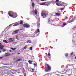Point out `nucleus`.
I'll return each mask as SVG.
<instances>
[{
    "instance_id": "obj_1",
    "label": "nucleus",
    "mask_w": 76,
    "mask_h": 76,
    "mask_svg": "<svg viewBox=\"0 0 76 76\" xmlns=\"http://www.w3.org/2000/svg\"><path fill=\"white\" fill-rule=\"evenodd\" d=\"M45 70L46 72H49L50 70H51V67L49 65L47 64V68L45 67Z\"/></svg>"
},
{
    "instance_id": "obj_2",
    "label": "nucleus",
    "mask_w": 76,
    "mask_h": 76,
    "mask_svg": "<svg viewBox=\"0 0 76 76\" xmlns=\"http://www.w3.org/2000/svg\"><path fill=\"white\" fill-rule=\"evenodd\" d=\"M66 4H65V3H61V6H64V8H62L60 10H63L64 8H65V7L66 6Z\"/></svg>"
},
{
    "instance_id": "obj_3",
    "label": "nucleus",
    "mask_w": 76,
    "mask_h": 76,
    "mask_svg": "<svg viewBox=\"0 0 76 76\" xmlns=\"http://www.w3.org/2000/svg\"><path fill=\"white\" fill-rule=\"evenodd\" d=\"M23 27H24L25 28H29V27H30V25L27 23L23 24Z\"/></svg>"
},
{
    "instance_id": "obj_4",
    "label": "nucleus",
    "mask_w": 76,
    "mask_h": 76,
    "mask_svg": "<svg viewBox=\"0 0 76 76\" xmlns=\"http://www.w3.org/2000/svg\"><path fill=\"white\" fill-rule=\"evenodd\" d=\"M41 16L43 18H46L47 16V15H46V14L43 13L41 14Z\"/></svg>"
},
{
    "instance_id": "obj_5",
    "label": "nucleus",
    "mask_w": 76,
    "mask_h": 76,
    "mask_svg": "<svg viewBox=\"0 0 76 76\" xmlns=\"http://www.w3.org/2000/svg\"><path fill=\"white\" fill-rule=\"evenodd\" d=\"M13 12L12 11H10L8 12V15L12 17L13 14Z\"/></svg>"
},
{
    "instance_id": "obj_6",
    "label": "nucleus",
    "mask_w": 76,
    "mask_h": 76,
    "mask_svg": "<svg viewBox=\"0 0 76 76\" xmlns=\"http://www.w3.org/2000/svg\"><path fill=\"white\" fill-rule=\"evenodd\" d=\"M17 16H18V15H17V14L14 13H13V14L12 15V17H11L15 18H16Z\"/></svg>"
},
{
    "instance_id": "obj_7",
    "label": "nucleus",
    "mask_w": 76,
    "mask_h": 76,
    "mask_svg": "<svg viewBox=\"0 0 76 76\" xmlns=\"http://www.w3.org/2000/svg\"><path fill=\"white\" fill-rule=\"evenodd\" d=\"M3 47H4V46L2 45V44L0 43V48L1 50H3Z\"/></svg>"
},
{
    "instance_id": "obj_8",
    "label": "nucleus",
    "mask_w": 76,
    "mask_h": 76,
    "mask_svg": "<svg viewBox=\"0 0 76 76\" xmlns=\"http://www.w3.org/2000/svg\"><path fill=\"white\" fill-rule=\"evenodd\" d=\"M13 41H14V39L10 38L9 40L8 41L9 42H13Z\"/></svg>"
},
{
    "instance_id": "obj_9",
    "label": "nucleus",
    "mask_w": 76,
    "mask_h": 76,
    "mask_svg": "<svg viewBox=\"0 0 76 76\" xmlns=\"http://www.w3.org/2000/svg\"><path fill=\"white\" fill-rule=\"evenodd\" d=\"M20 30H22V29H20V30H17L15 31H14L13 32H15V34H18V32L19 31H20Z\"/></svg>"
},
{
    "instance_id": "obj_10",
    "label": "nucleus",
    "mask_w": 76,
    "mask_h": 76,
    "mask_svg": "<svg viewBox=\"0 0 76 76\" xmlns=\"http://www.w3.org/2000/svg\"><path fill=\"white\" fill-rule=\"evenodd\" d=\"M44 12H43V13H44L46 16H47L48 15V12L47 11H44Z\"/></svg>"
},
{
    "instance_id": "obj_11",
    "label": "nucleus",
    "mask_w": 76,
    "mask_h": 76,
    "mask_svg": "<svg viewBox=\"0 0 76 76\" xmlns=\"http://www.w3.org/2000/svg\"><path fill=\"white\" fill-rule=\"evenodd\" d=\"M5 56H10V53H7L5 54Z\"/></svg>"
},
{
    "instance_id": "obj_12",
    "label": "nucleus",
    "mask_w": 76,
    "mask_h": 76,
    "mask_svg": "<svg viewBox=\"0 0 76 76\" xmlns=\"http://www.w3.org/2000/svg\"><path fill=\"white\" fill-rule=\"evenodd\" d=\"M39 29H37V30L36 31V32L35 33V34H37L39 32Z\"/></svg>"
},
{
    "instance_id": "obj_13",
    "label": "nucleus",
    "mask_w": 76,
    "mask_h": 76,
    "mask_svg": "<svg viewBox=\"0 0 76 76\" xmlns=\"http://www.w3.org/2000/svg\"><path fill=\"white\" fill-rule=\"evenodd\" d=\"M39 26H40V23H37V27L39 28Z\"/></svg>"
},
{
    "instance_id": "obj_14",
    "label": "nucleus",
    "mask_w": 76,
    "mask_h": 76,
    "mask_svg": "<svg viewBox=\"0 0 76 76\" xmlns=\"http://www.w3.org/2000/svg\"><path fill=\"white\" fill-rule=\"evenodd\" d=\"M34 13H35V15H37V10H34Z\"/></svg>"
},
{
    "instance_id": "obj_15",
    "label": "nucleus",
    "mask_w": 76,
    "mask_h": 76,
    "mask_svg": "<svg viewBox=\"0 0 76 76\" xmlns=\"http://www.w3.org/2000/svg\"><path fill=\"white\" fill-rule=\"evenodd\" d=\"M3 42H5L6 44H8V42L6 40H3Z\"/></svg>"
},
{
    "instance_id": "obj_16",
    "label": "nucleus",
    "mask_w": 76,
    "mask_h": 76,
    "mask_svg": "<svg viewBox=\"0 0 76 76\" xmlns=\"http://www.w3.org/2000/svg\"><path fill=\"white\" fill-rule=\"evenodd\" d=\"M56 4L57 6H61V3H60V4L56 3Z\"/></svg>"
},
{
    "instance_id": "obj_17",
    "label": "nucleus",
    "mask_w": 76,
    "mask_h": 76,
    "mask_svg": "<svg viewBox=\"0 0 76 76\" xmlns=\"http://www.w3.org/2000/svg\"><path fill=\"white\" fill-rule=\"evenodd\" d=\"M45 3H46V2H44L42 4H40V5H42V6H44V4H45Z\"/></svg>"
},
{
    "instance_id": "obj_18",
    "label": "nucleus",
    "mask_w": 76,
    "mask_h": 76,
    "mask_svg": "<svg viewBox=\"0 0 76 76\" xmlns=\"http://www.w3.org/2000/svg\"><path fill=\"white\" fill-rule=\"evenodd\" d=\"M65 56L66 57H68V56H69V53H66L65 54Z\"/></svg>"
},
{
    "instance_id": "obj_19",
    "label": "nucleus",
    "mask_w": 76,
    "mask_h": 76,
    "mask_svg": "<svg viewBox=\"0 0 76 76\" xmlns=\"http://www.w3.org/2000/svg\"><path fill=\"white\" fill-rule=\"evenodd\" d=\"M32 6L33 7H35V3H34V2L32 3Z\"/></svg>"
},
{
    "instance_id": "obj_20",
    "label": "nucleus",
    "mask_w": 76,
    "mask_h": 76,
    "mask_svg": "<svg viewBox=\"0 0 76 76\" xmlns=\"http://www.w3.org/2000/svg\"><path fill=\"white\" fill-rule=\"evenodd\" d=\"M19 24H14V25L13 26H17V25H18Z\"/></svg>"
},
{
    "instance_id": "obj_21",
    "label": "nucleus",
    "mask_w": 76,
    "mask_h": 76,
    "mask_svg": "<svg viewBox=\"0 0 76 76\" xmlns=\"http://www.w3.org/2000/svg\"><path fill=\"white\" fill-rule=\"evenodd\" d=\"M11 49H12V51H15V50H16V48H11Z\"/></svg>"
},
{
    "instance_id": "obj_22",
    "label": "nucleus",
    "mask_w": 76,
    "mask_h": 76,
    "mask_svg": "<svg viewBox=\"0 0 76 76\" xmlns=\"http://www.w3.org/2000/svg\"><path fill=\"white\" fill-rule=\"evenodd\" d=\"M22 59H20L18 60H17L16 61H22Z\"/></svg>"
},
{
    "instance_id": "obj_23",
    "label": "nucleus",
    "mask_w": 76,
    "mask_h": 76,
    "mask_svg": "<svg viewBox=\"0 0 76 76\" xmlns=\"http://www.w3.org/2000/svg\"><path fill=\"white\" fill-rule=\"evenodd\" d=\"M55 15H60V14L58 13H55Z\"/></svg>"
},
{
    "instance_id": "obj_24",
    "label": "nucleus",
    "mask_w": 76,
    "mask_h": 76,
    "mask_svg": "<svg viewBox=\"0 0 76 76\" xmlns=\"http://www.w3.org/2000/svg\"><path fill=\"white\" fill-rule=\"evenodd\" d=\"M23 23V21H22L20 22V25L21 24H22Z\"/></svg>"
},
{
    "instance_id": "obj_25",
    "label": "nucleus",
    "mask_w": 76,
    "mask_h": 76,
    "mask_svg": "<svg viewBox=\"0 0 76 76\" xmlns=\"http://www.w3.org/2000/svg\"><path fill=\"white\" fill-rule=\"evenodd\" d=\"M48 57H50V56H51V54H50V52H49V53H48Z\"/></svg>"
},
{
    "instance_id": "obj_26",
    "label": "nucleus",
    "mask_w": 76,
    "mask_h": 76,
    "mask_svg": "<svg viewBox=\"0 0 76 76\" xmlns=\"http://www.w3.org/2000/svg\"><path fill=\"white\" fill-rule=\"evenodd\" d=\"M27 42H28V43H31V42L30 40H28Z\"/></svg>"
},
{
    "instance_id": "obj_27",
    "label": "nucleus",
    "mask_w": 76,
    "mask_h": 76,
    "mask_svg": "<svg viewBox=\"0 0 76 76\" xmlns=\"http://www.w3.org/2000/svg\"><path fill=\"white\" fill-rule=\"evenodd\" d=\"M28 62H29V63H30V64H31V63H32V61H31L29 60L28 61Z\"/></svg>"
},
{
    "instance_id": "obj_28",
    "label": "nucleus",
    "mask_w": 76,
    "mask_h": 76,
    "mask_svg": "<svg viewBox=\"0 0 76 76\" xmlns=\"http://www.w3.org/2000/svg\"><path fill=\"white\" fill-rule=\"evenodd\" d=\"M56 2L57 3H59V0H56Z\"/></svg>"
},
{
    "instance_id": "obj_29",
    "label": "nucleus",
    "mask_w": 76,
    "mask_h": 76,
    "mask_svg": "<svg viewBox=\"0 0 76 76\" xmlns=\"http://www.w3.org/2000/svg\"><path fill=\"white\" fill-rule=\"evenodd\" d=\"M27 48V46H26L24 48V50L26 48Z\"/></svg>"
},
{
    "instance_id": "obj_30",
    "label": "nucleus",
    "mask_w": 76,
    "mask_h": 76,
    "mask_svg": "<svg viewBox=\"0 0 76 76\" xmlns=\"http://www.w3.org/2000/svg\"><path fill=\"white\" fill-rule=\"evenodd\" d=\"M30 50H32V47H30Z\"/></svg>"
},
{
    "instance_id": "obj_31",
    "label": "nucleus",
    "mask_w": 76,
    "mask_h": 76,
    "mask_svg": "<svg viewBox=\"0 0 76 76\" xmlns=\"http://www.w3.org/2000/svg\"><path fill=\"white\" fill-rule=\"evenodd\" d=\"M66 25V23H64L63 24V26H65V25Z\"/></svg>"
},
{
    "instance_id": "obj_32",
    "label": "nucleus",
    "mask_w": 76,
    "mask_h": 76,
    "mask_svg": "<svg viewBox=\"0 0 76 76\" xmlns=\"http://www.w3.org/2000/svg\"><path fill=\"white\" fill-rule=\"evenodd\" d=\"M5 51H6V49H4V50H3V52H4Z\"/></svg>"
},
{
    "instance_id": "obj_33",
    "label": "nucleus",
    "mask_w": 76,
    "mask_h": 76,
    "mask_svg": "<svg viewBox=\"0 0 76 76\" xmlns=\"http://www.w3.org/2000/svg\"><path fill=\"white\" fill-rule=\"evenodd\" d=\"M3 58L1 57H0V60L1 59H2Z\"/></svg>"
},
{
    "instance_id": "obj_34",
    "label": "nucleus",
    "mask_w": 76,
    "mask_h": 76,
    "mask_svg": "<svg viewBox=\"0 0 76 76\" xmlns=\"http://www.w3.org/2000/svg\"><path fill=\"white\" fill-rule=\"evenodd\" d=\"M12 25H13V24H10V25H9V26H12Z\"/></svg>"
},
{
    "instance_id": "obj_35",
    "label": "nucleus",
    "mask_w": 76,
    "mask_h": 76,
    "mask_svg": "<svg viewBox=\"0 0 76 76\" xmlns=\"http://www.w3.org/2000/svg\"><path fill=\"white\" fill-rule=\"evenodd\" d=\"M12 35H13L14 34H15V33L14 32V33H12Z\"/></svg>"
},
{
    "instance_id": "obj_36",
    "label": "nucleus",
    "mask_w": 76,
    "mask_h": 76,
    "mask_svg": "<svg viewBox=\"0 0 76 76\" xmlns=\"http://www.w3.org/2000/svg\"><path fill=\"white\" fill-rule=\"evenodd\" d=\"M73 53L72 52V53L71 54V55H73Z\"/></svg>"
},
{
    "instance_id": "obj_37",
    "label": "nucleus",
    "mask_w": 76,
    "mask_h": 76,
    "mask_svg": "<svg viewBox=\"0 0 76 76\" xmlns=\"http://www.w3.org/2000/svg\"><path fill=\"white\" fill-rule=\"evenodd\" d=\"M50 23V20H48V23Z\"/></svg>"
},
{
    "instance_id": "obj_38",
    "label": "nucleus",
    "mask_w": 76,
    "mask_h": 76,
    "mask_svg": "<svg viewBox=\"0 0 76 76\" xmlns=\"http://www.w3.org/2000/svg\"><path fill=\"white\" fill-rule=\"evenodd\" d=\"M33 65H34V66H36V64L34 63L33 64Z\"/></svg>"
},
{
    "instance_id": "obj_39",
    "label": "nucleus",
    "mask_w": 76,
    "mask_h": 76,
    "mask_svg": "<svg viewBox=\"0 0 76 76\" xmlns=\"http://www.w3.org/2000/svg\"><path fill=\"white\" fill-rule=\"evenodd\" d=\"M50 49H49V53H50Z\"/></svg>"
},
{
    "instance_id": "obj_40",
    "label": "nucleus",
    "mask_w": 76,
    "mask_h": 76,
    "mask_svg": "<svg viewBox=\"0 0 76 76\" xmlns=\"http://www.w3.org/2000/svg\"><path fill=\"white\" fill-rule=\"evenodd\" d=\"M68 19L67 17H66L65 18V19Z\"/></svg>"
},
{
    "instance_id": "obj_41",
    "label": "nucleus",
    "mask_w": 76,
    "mask_h": 76,
    "mask_svg": "<svg viewBox=\"0 0 76 76\" xmlns=\"http://www.w3.org/2000/svg\"><path fill=\"white\" fill-rule=\"evenodd\" d=\"M17 39L18 40H19V38H17Z\"/></svg>"
},
{
    "instance_id": "obj_42",
    "label": "nucleus",
    "mask_w": 76,
    "mask_h": 76,
    "mask_svg": "<svg viewBox=\"0 0 76 76\" xmlns=\"http://www.w3.org/2000/svg\"><path fill=\"white\" fill-rule=\"evenodd\" d=\"M18 38V36L16 37V39H17V38Z\"/></svg>"
},
{
    "instance_id": "obj_43",
    "label": "nucleus",
    "mask_w": 76,
    "mask_h": 76,
    "mask_svg": "<svg viewBox=\"0 0 76 76\" xmlns=\"http://www.w3.org/2000/svg\"><path fill=\"white\" fill-rule=\"evenodd\" d=\"M42 1H44V0H41Z\"/></svg>"
},
{
    "instance_id": "obj_44",
    "label": "nucleus",
    "mask_w": 76,
    "mask_h": 76,
    "mask_svg": "<svg viewBox=\"0 0 76 76\" xmlns=\"http://www.w3.org/2000/svg\"><path fill=\"white\" fill-rule=\"evenodd\" d=\"M10 52H11L12 50H10Z\"/></svg>"
},
{
    "instance_id": "obj_45",
    "label": "nucleus",
    "mask_w": 76,
    "mask_h": 76,
    "mask_svg": "<svg viewBox=\"0 0 76 76\" xmlns=\"http://www.w3.org/2000/svg\"><path fill=\"white\" fill-rule=\"evenodd\" d=\"M18 55L20 54V53H18Z\"/></svg>"
},
{
    "instance_id": "obj_46",
    "label": "nucleus",
    "mask_w": 76,
    "mask_h": 76,
    "mask_svg": "<svg viewBox=\"0 0 76 76\" xmlns=\"http://www.w3.org/2000/svg\"><path fill=\"white\" fill-rule=\"evenodd\" d=\"M34 70V69H32V70L33 71V70Z\"/></svg>"
},
{
    "instance_id": "obj_47",
    "label": "nucleus",
    "mask_w": 76,
    "mask_h": 76,
    "mask_svg": "<svg viewBox=\"0 0 76 76\" xmlns=\"http://www.w3.org/2000/svg\"><path fill=\"white\" fill-rule=\"evenodd\" d=\"M75 59H76V56L75 57Z\"/></svg>"
},
{
    "instance_id": "obj_48",
    "label": "nucleus",
    "mask_w": 76,
    "mask_h": 76,
    "mask_svg": "<svg viewBox=\"0 0 76 76\" xmlns=\"http://www.w3.org/2000/svg\"><path fill=\"white\" fill-rule=\"evenodd\" d=\"M0 53H1V51H0Z\"/></svg>"
},
{
    "instance_id": "obj_49",
    "label": "nucleus",
    "mask_w": 76,
    "mask_h": 76,
    "mask_svg": "<svg viewBox=\"0 0 76 76\" xmlns=\"http://www.w3.org/2000/svg\"><path fill=\"white\" fill-rule=\"evenodd\" d=\"M33 0H31V1H33Z\"/></svg>"
},
{
    "instance_id": "obj_50",
    "label": "nucleus",
    "mask_w": 76,
    "mask_h": 76,
    "mask_svg": "<svg viewBox=\"0 0 76 76\" xmlns=\"http://www.w3.org/2000/svg\"><path fill=\"white\" fill-rule=\"evenodd\" d=\"M49 58H51V57H49Z\"/></svg>"
},
{
    "instance_id": "obj_51",
    "label": "nucleus",
    "mask_w": 76,
    "mask_h": 76,
    "mask_svg": "<svg viewBox=\"0 0 76 76\" xmlns=\"http://www.w3.org/2000/svg\"><path fill=\"white\" fill-rule=\"evenodd\" d=\"M1 12H3L2 11H1Z\"/></svg>"
},
{
    "instance_id": "obj_52",
    "label": "nucleus",
    "mask_w": 76,
    "mask_h": 76,
    "mask_svg": "<svg viewBox=\"0 0 76 76\" xmlns=\"http://www.w3.org/2000/svg\"><path fill=\"white\" fill-rule=\"evenodd\" d=\"M21 32H22V31H21Z\"/></svg>"
}]
</instances>
